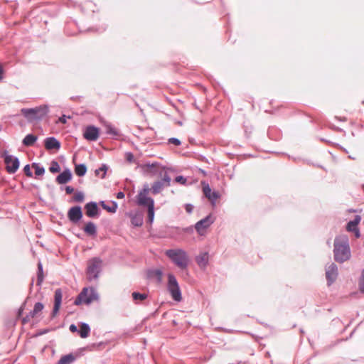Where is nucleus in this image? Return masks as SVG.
Masks as SVG:
<instances>
[{"label": "nucleus", "instance_id": "f257e3e1", "mask_svg": "<svg viewBox=\"0 0 364 364\" xmlns=\"http://www.w3.org/2000/svg\"><path fill=\"white\" fill-rule=\"evenodd\" d=\"M334 258L338 262H343L350 259V251L347 235H339L334 241Z\"/></svg>", "mask_w": 364, "mask_h": 364}, {"label": "nucleus", "instance_id": "f03ea898", "mask_svg": "<svg viewBox=\"0 0 364 364\" xmlns=\"http://www.w3.org/2000/svg\"><path fill=\"white\" fill-rule=\"evenodd\" d=\"M150 188L148 184L144 185L143 188L136 196L139 205L146 206L148 212V222L151 223L154 218V201L149 196Z\"/></svg>", "mask_w": 364, "mask_h": 364}, {"label": "nucleus", "instance_id": "7ed1b4c3", "mask_svg": "<svg viewBox=\"0 0 364 364\" xmlns=\"http://www.w3.org/2000/svg\"><path fill=\"white\" fill-rule=\"evenodd\" d=\"M165 255L180 269H186L189 262V257L186 251L182 249H170Z\"/></svg>", "mask_w": 364, "mask_h": 364}, {"label": "nucleus", "instance_id": "20e7f679", "mask_svg": "<svg viewBox=\"0 0 364 364\" xmlns=\"http://www.w3.org/2000/svg\"><path fill=\"white\" fill-rule=\"evenodd\" d=\"M48 110L47 105H41L34 108H23L21 112L28 121L33 122L44 118L48 113Z\"/></svg>", "mask_w": 364, "mask_h": 364}, {"label": "nucleus", "instance_id": "39448f33", "mask_svg": "<svg viewBox=\"0 0 364 364\" xmlns=\"http://www.w3.org/2000/svg\"><path fill=\"white\" fill-rule=\"evenodd\" d=\"M98 295L93 287H85L76 298L74 304L80 305L81 304H90L97 301Z\"/></svg>", "mask_w": 364, "mask_h": 364}, {"label": "nucleus", "instance_id": "423d86ee", "mask_svg": "<svg viewBox=\"0 0 364 364\" xmlns=\"http://www.w3.org/2000/svg\"><path fill=\"white\" fill-rule=\"evenodd\" d=\"M160 177H161V181H155L150 191H151L153 194L159 193L165 187H168L171 183V177L168 175L166 171L164 169H161L159 173Z\"/></svg>", "mask_w": 364, "mask_h": 364}, {"label": "nucleus", "instance_id": "0eeeda50", "mask_svg": "<svg viewBox=\"0 0 364 364\" xmlns=\"http://www.w3.org/2000/svg\"><path fill=\"white\" fill-rule=\"evenodd\" d=\"M167 288L173 300L176 301H181L182 296L178 283L172 274L168 275Z\"/></svg>", "mask_w": 364, "mask_h": 364}, {"label": "nucleus", "instance_id": "6e6552de", "mask_svg": "<svg viewBox=\"0 0 364 364\" xmlns=\"http://www.w3.org/2000/svg\"><path fill=\"white\" fill-rule=\"evenodd\" d=\"M101 260L97 258H93L88 262L87 274L89 280L97 278L101 269Z\"/></svg>", "mask_w": 364, "mask_h": 364}, {"label": "nucleus", "instance_id": "1a4fd4ad", "mask_svg": "<svg viewBox=\"0 0 364 364\" xmlns=\"http://www.w3.org/2000/svg\"><path fill=\"white\" fill-rule=\"evenodd\" d=\"M4 163L6 164V169L9 173H14L19 167V161L17 158L4 154Z\"/></svg>", "mask_w": 364, "mask_h": 364}, {"label": "nucleus", "instance_id": "9d476101", "mask_svg": "<svg viewBox=\"0 0 364 364\" xmlns=\"http://www.w3.org/2000/svg\"><path fill=\"white\" fill-rule=\"evenodd\" d=\"M214 222V218L211 215H208L205 218L198 221L196 225V230L198 233L200 235H203L205 233L206 229L210 226Z\"/></svg>", "mask_w": 364, "mask_h": 364}, {"label": "nucleus", "instance_id": "9b49d317", "mask_svg": "<svg viewBox=\"0 0 364 364\" xmlns=\"http://www.w3.org/2000/svg\"><path fill=\"white\" fill-rule=\"evenodd\" d=\"M203 191L206 198L213 204L220 197L216 191H212L208 184L203 183Z\"/></svg>", "mask_w": 364, "mask_h": 364}, {"label": "nucleus", "instance_id": "f8f14e48", "mask_svg": "<svg viewBox=\"0 0 364 364\" xmlns=\"http://www.w3.org/2000/svg\"><path fill=\"white\" fill-rule=\"evenodd\" d=\"M69 220L73 223H77L82 217V210L80 206L71 208L68 213Z\"/></svg>", "mask_w": 364, "mask_h": 364}, {"label": "nucleus", "instance_id": "ddd939ff", "mask_svg": "<svg viewBox=\"0 0 364 364\" xmlns=\"http://www.w3.org/2000/svg\"><path fill=\"white\" fill-rule=\"evenodd\" d=\"M338 275V268L337 266L331 263L326 269V277L328 282V284H332L337 277Z\"/></svg>", "mask_w": 364, "mask_h": 364}, {"label": "nucleus", "instance_id": "4468645a", "mask_svg": "<svg viewBox=\"0 0 364 364\" xmlns=\"http://www.w3.org/2000/svg\"><path fill=\"white\" fill-rule=\"evenodd\" d=\"M62 297H63V294H62V291L60 289H57L55 291V296H54V306H53V312H52V316L54 317L57 315L59 309H60V305H61V301H62Z\"/></svg>", "mask_w": 364, "mask_h": 364}, {"label": "nucleus", "instance_id": "2eb2a0df", "mask_svg": "<svg viewBox=\"0 0 364 364\" xmlns=\"http://www.w3.org/2000/svg\"><path fill=\"white\" fill-rule=\"evenodd\" d=\"M83 135L87 140L96 141L99 137V130L97 128L90 126L87 127Z\"/></svg>", "mask_w": 364, "mask_h": 364}, {"label": "nucleus", "instance_id": "dca6fc26", "mask_svg": "<svg viewBox=\"0 0 364 364\" xmlns=\"http://www.w3.org/2000/svg\"><path fill=\"white\" fill-rule=\"evenodd\" d=\"M85 209L88 217L93 218L98 214V208L96 203L90 202L85 205Z\"/></svg>", "mask_w": 364, "mask_h": 364}, {"label": "nucleus", "instance_id": "f3484780", "mask_svg": "<svg viewBox=\"0 0 364 364\" xmlns=\"http://www.w3.org/2000/svg\"><path fill=\"white\" fill-rule=\"evenodd\" d=\"M45 147L47 150H58L60 147V143L55 138L49 137L45 140Z\"/></svg>", "mask_w": 364, "mask_h": 364}, {"label": "nucleus", "instance_id": "a211bd4d", "mask_svg": "<svg viewBox=\"0 0 364 364\" xmlns=\"http://www.w3.org/2000/svg\"><path fill=\"white\" fill-rule=\"evenodd\" d=\"M71 178V172L69 170H65L57 176L56 181L59 184H65L69 182Z\"/></svg>", "mask_w": 364, "mask_h": 364}, {"label": "nucleus", "instance_id": "6ab92c4d", "mask_svg": "<svg viewBox=\"0 0 364 364\" xmlns=\"http://www.w3.org/2000/svg\"><path fill=\"white\" fill-rule=\"evenodd\" d=\"M196 262L201 268H205L208 262V254L203 252L196 257Z\"/></svg>", "mask_w": 364, "mask_h": 364}, {"label": "nucleus", "instance_id": "aec40b11", "mask_svg": "<svg viewBox=\"0 0 364 364\" xmlns=\"http://www.w3.org/2000/svg\"><path fill=\"white\" fill-rule=\"evenodd\" d=\"M361 218L360 215H356L353 220L348 223L346 225V230L348 232H353L354 230L358 228V225L360 223Z\"/></svg>", "mask_w": 364, "mask_h": 364}, {"label": "nucleus", "instance_id": "412c9836", "mask_svg": "<svg viewBox=\"0 0 364 364\" xmlns=\"http://www.w3.org/2000/svg\"><path fill=\"white\" fill-rule=\"evenodd\" d=\"M162 272L160 269H154L149 271L148 273V277L150 279H155L157 282H161L162 281Z\"/></svg>", "mask_w": 364, "mask_h": 364}, {"label": "nucleus", "instance_id": "4be33fe9", "mask_svg": "<svg viewBox=\"0 0 364 364\" xmlns=\"http://www.w3.org/2000/svg\"><path fill=\"white\" fill-rule=\"evenodd\" d=\"M80 336L82 338H87L90 332V326L87 323H81L80 331H78Z\"/></svg>", "mask_w": 364, "mask_h": 364}, {"label": "nucleus", "instance_id": "5701e85b", "mask_svg": "<svg viewBox=\"0 0 364 364\" xmlns=\"http://www.w3.org/2000/svg\"><path fill=\"white\" fill-rule=\"evenodd\" d=\"M43 308H44V306L42 303H40V302L36 303L33 311H31L30 312L31 317V318L37 317L39 315V314L43 311Z\"/></svg>", "mask_w": 364, "mask_h": 364}, {"label": "nucleus", "instance_id": "b1692460", "mask_svg": "<svg viewBox=\"0 0 364 364\" xmlns=\"http://www.w3.org/2000/svg\"><path fill=\"white\" fill-rule=\"evenodd\" d=\"M130 218H131V223L134 226L139 227L142 225L143 220L140 215H136V214H131Z\"/></svg>", "mask_w": 364, "mask_h": 364}, {"label": "nucleus", "instance_id": "393cba45", "mask_svg": "<svg viewBox=\"0 0 364 364\" xmlns=\"http://www.w3.org/2000/svg\"><path fill=\"white\" fill-rule=\"evenodd\" d=\"M36 140H37V137L35 135L28 134L23 139V144L27 146H32L36 142Z\"/></svg>", "mask_w": 364, "mask_h": 364}, {"label": "nucleus", "instance_id": "a878e982", "mask_svg": "<svg viewBox=\"0 0 364 364\" xmlns=\"http://www.w3.org/2000/svg\"><path fill=\"white\" fill-rule=\"evenodd\" d=\"M84 231L88 235H95L96 233V226L93 223L89 222L85 225Z\"/></svg>", "mask_w": 364, "mask_h": 364}, {"label": "nucleus", "instance_id": "bb28decb", "mask_svg": "<svg viewBox=\"0 0 364 364\" xmlns=\"http://www.w3.org/2000/svg\"><path fill=\"white\" fill-rule=\"evenodd\" d=\"M87 168L84 164H78L75 166V172L78 176H82L85 174Z\"/></svg>", "mask_w": 364, "mask_h": 364}, {"label": "nucleus", "instance_id": "cd10ccee", "mask_svg": "<svg viewBox=\"0 0 364 364\" xmlns=\"http://www.w3.org/2000/svg\"><path fill=\"white\" fill-rule=\"evenodd\" d=\"M75 360L73 355L69 354L63 356L58 361V364H70Z\"/></svg>", "mask_w": 364, "mask_h": 364}, {"label": "nucleus", "instance_id": "c85d7f7f", "mask_svg": "<svg viewBox=\"0 0 364 364\" xmlns=\"http://www.w3.org/2000/svg\"><path fill=\"white\" fill-rule=\"evenodd\" d=\"M101 205L105 210L109 213H115L117 208V204L114 202L112 203L111 206H108L104 202H102Z\"/></svg>", "mask_w": 364, "mask_h": 364}, {"label": "nucleus", "instance_id": "c756f323", "mask_svg": "<svg viewBox=\"0 0 364 364\" xmlns=\"http://www.w3.org/2000/svg\"><path fill=\"white\" fill-rule=\"evenodd\" d=\"M144 169L145 171H146L147 173H151V174H154L155 172L156 171V165L154 164H146L144 166Z\"/></svg>", "mask_w": 364, "mask_h": 364}, {"label": "nucleus", "instance_id": "7c9ffc66", "mask_svg": "<svg viewBox=\"0 0 364 364\" xmlns=\"http://www.w3.org/2000/svg\"><path fill=\"white\" fill-rule=\"evenodd\" d=\"M107 169V168L106 166L103 165L102 167L95 171V175L100 177L101 178H104L106 175Z\"/></svg>", "mask_w": 364, "mask_h": 364}, {"label": "nucleus", "instance_id": "2f4dec72", "mask_svg": "<svg viewBox=\"0 0 364 364\" xmlns=\"http://www.w3.org/2000/svg\"><path fill=\"white\" fill-rule=\"evenodd\" d=\"M132 298L134 301H137V300L144 301V299H146L147 298V294H141L139 292H133Z\"/></svg>", "mask_w": 364, "mask_h": 364}, {"label": "nucleus", "instance_id": "473e14b6", "mask_svg": "<svg viewBox=\"0 0 364 364\" xmlns=\"http://www.w3.org/2000/svg\"><path fill=\"white\" fill-rule=\"evenodd\" d=\"M107 132L113 136H119V130L117 128L111 127V126L107 127Z\"/></svg>", "mask_w": 364, "mask_h": 364}, {"label": "nucleus", "instance_id": "72a5a7b5", "mask_svg": "<svg viewBox=\"0 0 364 364\" xmlns=\"http://www.w3.org/2000/svg\"><path fill=\"white\" fill-rule=\"evenodd\" d=\"M49 170L51 173H58L60 171V168L58 162L53 161Z\"/></svg>", "mask_w": 364, "mask_h": 364}, {"label": "nucleus", "instance_id": "f704fd0d", "mask_svg": "<svg viewBox=\"0 0 364 364\" xmlns=\"http://www.w3.org/2000/svg\"><path fill=\"white\" fill-rule=\"evenodd\" d=\"M84 194L82 192H77L74 194L73 198L75 202L81 203L84 200Z\"/></svg>", "mask_w": 364, "mask_h": 364}, {"label": "nucleus", "instance_id": "c9c22d12", "mask_svg": "<svg viewBox=\"0 0 364 364\" xmlns=\"http://www.w3.org/2000/svg\"><path fill=\"white\" fill-rule=\"evenodd\" d=\"M33 167L35 168V174L37 176L43 175L45 172V170L42 167H39L37 164H33Z\"/></svg>", "mask_w": 364, "mask_h": 364}, {"label": "nucleus", "instance_id": "e433bc0d", "mask_svg": "<svg viewBox=\"0 0 364 364\" xmlns=\"http://www.w3.org/2000/svg\"><path fill=\"white\" fill-rule=\"evenodd\" d=\"M38 284L41 283L43 281V267L41 263L38 265Z\"/></svg>", "mask_w": 364, "mask_h": 364}, {"label": "nucleus", "instance_id": "4c0bfd02", "mask_svg": "<svg viewBox=\"0 0 364 364\" xmlns=\"http://www.w3.org/2000/svg\"><path fill=\"white\" fill-rule=\"evenodd\" d=\"M359 288L362 292H364V269L359 282Z\"/></svg>", "mask_w": 364, "mask_h": 364}, {"label": "nucleus", "instance_id": "58836bf2", "mask_svg": "<svg viewBox=\"0 0 364 364\" xmlns=\"http://www.w3.org/2000/svg\"><path fill=\"white\" fill-rule=\"evenodd\" d=\"M23 171H24V173L28 176V177H31L32 176V172L31 171V168H30V166L29 165H26L24 166L23 168Z\"/></svg>", "mask_w": 364, "mask_h": 364}, {"label": "nucleus", "instance_id": "ea45409f", "mask_svg": "<svg viewBox=\"0 0 364 364\" xmlns=\"http://www.w3.org/2000/svg\"><path fill=\"white\" fill-rule=\"evenodd\" d=\"M175 181L181 184H185L186 183V179L182 176H178L176 177Z\"/></svg>", "mask_w": 364, "mask_h": 364}, {"label": "nucleus", "instance_id": "a19ab883", "mask_svg": "<svg viewBox=\"0 0 364 364\" xmlns=\"http://www.w3.org/2000/svg\"><path fill=\"white\" fill-rule=\"evenodd\" d=\"M169 143L174 144L175 146H179L181 145V141L179 139L176 138H171L168 140Z\"/></svg>", "mask_w": 364, "mask_h": 364}, {"label": "nucleus", "instance_id": "79ce46f5", "mask_svg": "<svg viewBox=\"0 0 364 364\" xmlns=\"http://www.w3.org/2000/svg\"><path fill=\"white\" fill-rule=\"evenodd\" d=\"M68 118H70V117H67L65 115H63L62 117H60L59 119H58V122L62 123V124H65L66 122H67V119Z\"/></svg>", "mask_w": 364, "mask_h": 364}, {"label": "nucleus", "instance_id": "37998d69", "mask_svg": "<svg viewBox=\"0 0 364 364\" xmlns=\"http://www.w3.org/2000/svg\"><path fill=\"white\" fill-rule=\"evenodd\" d=\"M125 156L128 161L132 162L134 160V155L132 153H127Z\"/></svg>", "mask_w": 364, "mask_h": 364}, {"label": "nucleus", "instance_id": "c03bdc74", "mask_svg": "<svg viewBox=\"0 0 364 364\" xmlns=\"http://www.w3.org/2000/svg\"><path fill=\"white\" fill-rule=\"evenodd\" d=\"M65 192L67 194H71L74 192V188L71 186H66Z\"/></svg>", "mask_w": 364, "mask_h": 364}, {"label": "nucleus", "instance_id": "a18cd8bd", "mask_svg": "<svg viewBox=\"0 0 364 364\" xmlns=\"http://www.w3.org/2000/svg\"><path fill=\"white\" fill-rule=\"evenodd\" d=\"M31 318H32L31 317V313H30V314H29V315L26 316V317H24V318L22 319V322H23V323H28V322L30 321V319H31Z\"/></svg>", "mask_w": 364, "mask_h": 364}, {"label": "nucleus", "instance_id": "49530a36", "mask_svg": "<svg viewBox=\"0 0 364 364\" xmlns=\"http://www.w3.org/2000/svg\"><path fill=\"white\" fill-rule=\"evenodd\" d=\"M69 329L71 332L73 333H75L76 331H77V326L74 324H71L69 327Z\"/></svg>", "mask_w": 364, "mask_h": 364}, {"label": "nucleus", "instance_id": "de8ad7c7", "mask_svg": "<svg viewBox=\"0 0 364 364\" xmlns=\"http://www.w3.org/2000/svg\"><path fill=\"white\" fill-rule=\"evenodd\" d=\"M193 210V206L190 204H188L186 205V210L188 212V213H191Z\"/></svg>", "mask_w": 364, "mask_h": 364}, {"label": "nucleus", "instance_id": "09e8293b", "mask_svg": "<svg viewBox=\"0 0 364 364\" xmlns=\"http://www.w3.org/2000/svg\"><path fill=\"white\" fill-rule=\"evenodd\" d=\"M353 232L355 233V237L359 238L360 237V233L358 228L354 230Z\"/></svg>", "mask_w": 364, "mask_h": 364}, {"label": "nucleus", "instance_id": "8fccbe9b", "mask_svg": "<svg viewBox=\"0 0 364 364\" xmlns=\"http://www.w3.org/2000/svg\"><path fill=\"white\" fill-rule=\"evenodd\" d=\"M117 198L119 199H122L124 198V193L123 192H119L117 194Z\"/></svg>", "mask_w": 364, "mask_h": 364}, {"label": "nucleus", "instance_id": "3c124183", "mask_svg": "<svg viewBox=\"0 0 364 364\" xmlns=\"http://www.w3.org/2000/svg\"><path fill=\"white\" fill-rule=\"evenodd\" d=\"M349 157L351 158L352 159H355V157L354 156H349Z\"/></svg>", "mask_w": 364, "mask_h": 364}]
</instances>
